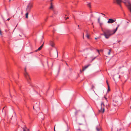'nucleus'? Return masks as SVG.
Returning a JSON list of instances; mask_svg holds the SVG:
<instances>
[{"label":"nucleus","instance_id":"f257e3e1","mask_svg":"<svg viewBox=\"0 0 131 131\" xmlns=\"http://www.w3.org/2000/svg\"><path fill=\"white\" fill-rule=\"evenodd\" d=\"M103 34H101L104 35L106 39H108L109 37L112 35L111 31L108 29H105L104 31L103 30Z\"/></svg>","mask_w":131,"mask_h":131},{"label":"nucleus","instance_id":"f03ea898","mask_svg":"<svg viewBox=\"0 0 131 131\" xmlns=\"http://www.w3.org/2000/svg\"><path fill=\"white\" fill-rule=\"evenodd\" d=\"M57 127L58 131H68L69 130L68 128V127L66 126L63 127L60 129L59 128V126L57 125ZM55 125L54 126V131H56L55 130Z\"/></svg>","mask_w":131,"mask_h":131},{"label":"nucleus","instance_id":"7ed1b4c3","mask_svg":"<svg viewBox=\"0 0 131 131\" xmlns=\"http://www.w3.org/2000/svg\"><path fill=\"white\" fill-rule=\"evenodd\" d=\"M104 105L103 102H102L101 104V108L100 110H99V112L104 113Z\"/></svg>","mask_w":131,"mask_h":131},{"label":"nucleus","instance_id":"20e7f679","mask_svg":"<svg viewBox=\"0 0 131 131\" xmlns=\"http://www.w3.org/2000/svg\"><path fill=\"white\" fill-rule=\"evenodd\" d=\"M32 7V4L31 3H29L27 5V8H26V10L27 11L29 12L30 11V9Z\"/></svg>","mask_w":131,"mask_h":131},{"label":"nucleus","instance_id":"39448f33","mask_svg":"<svg viewBox=\"0 0 131 131\" xmlns=\"http://www.w3.org/2000/svg\"><path fill=\"white\" fill-rule=\"evenodd\" d=\"M91 65L90 64H89L88 65L85 66L84 67H83V69L82 70H80V72L82 73L89 66H90Z\"/></svg>","mask_w":131,"mask_h":131},{"label":"nucleus","instance_id":"423d86ee","mask_svg":"<svg viewBox=\"0 0 131 131\" xmlns=\"http://www.w3.org/2000/svg\"><path fill=\"white\" fill-rule=\"evenodd\" d=\"M116 20L115 19H108V20L107 21V23H113Z\"/></svg>","mask_w":131,"mask_h":131},{"label":"nucleus","instance_id":"0eeeda50","mask_svg":"<svg viewBox=\"0 0 131 131\" xmlns=\"http://www.w3.org/2000/svg\"><path fill=\"white\" fill-rule=\"evenodd\" d=\"M25 77L27 80V82H28V83H30V80H28V78H29V75H27V76H25Z\"/></svg>","mask_w":131,"mask_h":131},{"label":"nucleus","instance_id":"6e6552de","mask_svg":"<svg viewBox=\"0 0 131 131\" xmlns=\"http://www.w3.org/2000/svg\"><path fill=\"white\" fill-rule=\"evenodd\" d=\"M49 44L52 47H54V43L52 41H49Z\"/></svg>","mask_w":131,"mask_h":131},{"label":"nucleus","instance_id":"1a4fd4ad","mask_svg":"<svg viewBox=\"0 0 131 131\" xmlns=\"http://www.w3.org/2000/svg\"><path fill=\"white\" fill-rule=\"evenodd\" d=\"M49 9L52 10H53V7L52 2H51L50 3V6L49 7Z\"/></svg>","mask_w":131,"mask_h":131},{"label":"nucleus","instance_id":"9d476101","mask_svg":"<svg viewBox=\"0 0 131 131\" xmlns=\"http://www.w3.org/2000/svg\"><path fill=\"white\" fill-rule=\"evenodd\" d=\"M24 70L25 71V72L24 73V74L25 76H27V75H28L27 73V72L26 71V68H25Z\"/></svg>","mask_w":131,"mask_h":131},{"label":"nucleus","instance_id":"9b49d317","mask_svg":"<svg viewBox=\"0 0 131 131\" xmlns=\"http://www.w3.org/2000/svg\"><path fill=\"white\" fill-rule=\"evenodd\" d=\"M118 27H117L116 28V29L114 30L113 32V33H112V35L114 34L116 32V31L117 30V29Z\"/></svg>","mask_w":131,"mask_h":131},{"label":"nucleus","instance_id":"f8f14e48","mask_svg":"<svg viewBox=\"0 0 131 131\" xmlns=\"http://www.w3.org/2000/svg\"><path fill=\"white\" fill-rule=\"evenodd\" d=\"M86 31V37L88 38H89V37H90V35H89L88 34V32L87 31Z\"/></svg>","mask_w":131,"mask_h":131},{"label":"nucleus","instance_id":"ddd939ff","mask_svg":"<svg viewBox=\"0 0 131 131\" xmlns=\"http://www.w3.org/2000/svg\"><path fill=\"white\" fill-rule=\"evenodd\" d=\"M7 17H3V19L4 21H5L7 20Z\"/></svg>","mask_w":131,"mask_h":131},{"label":"nucleus","instance_id":"4468645a","mask_svg":"<svg viewBox=\"0 0 131 131\" xmlns=\"http://www.w3.org/2000/svg\"><path fill=\"white\" fill-rule=\"evenodd\" d=\"M98 22L100 24V26L101 25H102V23H101V22H100V19L99 18L98 19Z\"/></svg>","mask_w":131,"mask_h":131},{"label":"nucleus","instance_id":"2eb2a0df","mask_svg":"<svg viewBox=\"0 0 131 131\" xmlns=\"http://www.w3.org/2000/svg\"><path fill=\"white\" fill-rule=\"evenodd\" d=\"M42 46H40L38 48V50H41V49L42 48Z\"/></svg>","mask_w":131,"mask_h":131},{"label":"nucleus","instance_id":"dca6fc26","mask_svg":"<svg viewBox=\"0 0 131 131\" xmlns=\"http://www.w3.org/2000/svg\"><path fill=\"white\" fill-rule=\"evenodd\" d=\"M23 131H29V129H28L27 130H26L24 128H23Z\"/></svg>","mask_w":131,"mask_h":131},{"label":"nucleus","instance_id":"f3484780","mask_svg":"<svg viewBox=\"0 0 131 131\" xmlns=\"http://www.w3.org/2000/svg\"><path fill=\"white\" fill-rule=\"evenodd\" d=\"M110 90V86L109 85H108V91Z\"/></svg>","mask_w":131,"mask_h":131},{"label":"nucleus","instance_id":"a211bd4d","mask_svg":"<svg viewBox=\"0 0 131 131\" xmlns=\"http://www.w3.org/2000/svg\"><path fill=\"white\" fill-rule=\"evenodd\" d=\"M28 12L27 11V12L25 14V16H28Z\"/></svg>","mask_w":131,"mask_h":131},{"label":"nucleus","instance_id":"6ab92c4d","mask_svg":"<svg viewBox=\"0 0 131 131\" xmlns=\"http://www.w3.org/2000/svg\"><path fill=\"white\" fill-rule=\"evenodd\" d=\"M96 129L97 131H100V129L97 127L96 128Z\"/></svg>","mask_w":131,"mask_h":131},{"label":"nucleus","instance_id":"aec40b11","mask_svg":"<svg viewBox=\"0 0 131 131\" xmlns=\"http://www.w3.org/2000/svg\"><path fill=\"white\" fill-rule=\"evenodd\" d=\"M111 52V50H109V51L108 53V55H110V54Z\"/></svg>","mask_w":131,"mask_h":131},{"label":"nucleus","instance_id":"412c9836","mask_svg":"<svg viewBox=\"0 0 131 131\" xmlns=\"http://www.w3.org/2000/svg\"><path fill=\"white\" fill-rule=\"evenodd\" d=\"M92 88H94V85H92Z\"/></svg>","mask_w":131,"mask_h":131},{"label":"nucleus","instance_id":"4be33fe9","mask_svg":"<svg viewBox=\"0 0 131 131\" xmlns=\"http://www.w3.org/2000/svg\"><path fill=\"white\" fill-rule=\"evenodd\" d=\"M101 14L103 16H105V14H103L101 13Z\"/></svg>","mask_w":131,"mask_h":131},{"label":"nucleus","instance_id":"5701e85b","mask_svg":"<svg viewBox=\"0 0 131 131\" xmlns=\"http://www.w3.org/2000/svg\"><path fill=\"white\" fill-rule=\"evenodd\" d=\"M88 6L89 7H91V6L89 4H88Z\"/></svg>","mask_w":131,"mask_h":131},{"label":"nucleus","instance_id":"b1692460","mask_svg":"<svg viewBox=\"0 0 131 131\" xmlns=\"http://www.w3.org/2000/svg\"><path fill=\"white\" fill-rule=\"evenodd\" d=\"M69 18V17H67L66 18H65V19L66 20L67 19H68Z\"/></svg>","mask_w":131,"mask_h":131},{"label":"nucleus","instance_id":"393cba45","mask_svg":"<svg viewBox=\"0 0 131 131\" xmlns=\"http://www.w3.org/2000/svg\"><path fill=\"white\" fill-rule=\"evenodd\" d=\"M10 19V18H7V20H9Z\"/></svg>","mask_w":131,"mask_h":131},{"label":"nucleus","instance_id":"a878e982","mask_svg":"<svg viewBox=\"0 0 131 131\" xmlns=\"http://www.w3.org/2000/svg\"><path fill=\"white\" fill-rule=\"evenodd\" d=\"M10 19V18H7V20H9Z\"/></svg>","mask_w":131,"mask_h":131},{"label":"nucleus","instance_id":"bb28decb","mask_svg":"<svg viewBox=\"0 0 131 131\" xmlns=\"http://www.w3.org/2000/svg\"><path fill=\"white\" fill-rule=\"evenodd\" d=\"M106 83H107V85H108V83L107 81V80L106 81Z\"/></svg>","mask_w":131,"mask_h":131},{"label":"nucleus","instance_id":"cd10ccee","mask_svg":"<svg viewBox=\"0 0 131 131\" xmlns=\"http://www.w3.org/2000/svg\"><path fill=\"white\" fill-rule=\"evenodd\" d=\"M14 0H9V2L12 1H13Z\"/></svg>","mask_w":131,"mask_h":131},{"label":"nucleus","instance_id":"c85d7f7f","mask_svg":"<svg viewBox=\"0 0 131 131\" xmlns=\"http://www.w3.org/2000/svg\"><path fill=\"white\" fill-rule=\"evenodd\" d=\"M44 43V42H43V44L41 45V46H42V47H43V46Z\"/></svg>","mask_w":131,"mask_h":131},{"label":"nucleus","instance_id":"c756f323","mask_svg":"<svg viewBox=\"0 0 131 131\" xmlns=\"http://www.w3.org/2000/svg\"><path fill=\"white\" fill-rule=\"evenodd\" d=\"M57 56H58V51H57Z\"/></svg>","mask_w":131,"mask_h":131},{"label":"nucleus","instance_id":"7c9ffc66","mask_svg":"<svg viewBox=\"0 0 131 131\" xmlns=\"http://www.w3.org/2000/svg\"><path fill=\"white\" fill-rule=\"evenodd\" d=\"M97 52H99V50H97Z\"/></svg>","mask_w":131,"mask_h":131},{"label":"nucleus","instance_id":"2f4dec72","mask_svg":"<svg viewBox=\"0 0 131 131\" xmlns=\"http://www.w3.org/2000/svg\"><path fill=\"white\" fill-rule=\"evenodd\" d=\"M25 128H24L25 129H25H27V127H26L25 126Z\"/></svg>","mask_w":131,"mask_h":131},{"label":"nucleus","instance_id":"473e14b6","mask_svg":"<svg viewBox=\"0 0 131 131\" xmlns=\"http://www.w3.org/2000/svg\"><path fill=\"white\" fill-rule=\"evenodd\" d=\"M38 51H39V50H38V49H37V50H36L35 51H36V52H37Z\"/></svg>","mask_w":131,"mask_h":131},{"label":"nucleus","instance_id":"72a5a7b5","mask_svg":"<svg viewBox=\"0 0 131 131\" xmlns=\"http://www.w3.org/2000/svg\"><path fill=\"white\" fill-rule=\"evenodd\" d=\"M77 112H76L75 113V115H76L77 114Z\"/></svg>","mask_w":131,"mask_h":131},{"label":"nucleus","instance_id":"f704fd0d","mask_svg":"<svg viewBox=\"0 0 131 131\" xmlns=\"http://www.w3.org/2000/svg\"><path fill=\"white\" fill-rule=\"evenodd\" d=\"M83 39H84V35H83Z\"/></svg>","mask_w":131,"mask_h":131},{"label":"nucleus","instance_id":"c9c22d12","mask_svg":"<svg viewBox=\"0 0 131 131\" xmlns=\"http://www.w3.org/2000/svg\"><path fill=\"white\" fill-rule=\"evenodd\" d=\"M98 38H95V39H97Z\"/></svg>","mask_w":131,"mask_h":131},{"label":"nucleus","instance_id":"e433bc0d","mask_svg":"<svg viewBox=\"0 0 131 131\" xmlns=\"http://www.w3.org/2000/svg\"><path fill=\"white\" fill-rule=\"evenodd\" d=\"M28 80H30V78H28Z\"/></svg>","mask_w":131,"mask_h":131},{"label":"nucleus","instance_id":"4c0bfd02","mask_svg":"<svg viewBox=\"0 0 131 131\" xmlns=\"http://www.w3.org/2000/svg\"><path fill=\"white\" fill-rule=\"evenodd\" d=\"M95 58H95H94V59H92V60L93 61V60H94V59Z\"/></svg>","mask_w":131,"mask_h":131},{"label":"nucleus","instance_id":"58836bf2","mask_svg":"<svg viewBox=\"0 0 131 131\" xmlns=\"http://www.w3.org/2000/svg\"><path fill=\"white\" fill-rule=\"evenodd\" d=\"M28 17H26V18H28Z\"/></svg>","mask_w":131,"mask_h":131},{"label":"nucleus","instance_id":"ea45409f","mask_svg":"<svg viewBox=\"0 0 131 131\" xmlns=\"http://www.w3.org/2000/svg\"><path fill=\"white\" fill-rule=\"evenodd\" d=\"M53 0H50V1H53Z\"/></svg>","mask_w":131,"mask_h":131},{"label":"nucleus","instance_id":"a19ab883","mask_svg":"<svg viewBox=\"0 0 131 131\" xmlns=\"http://www.w3.org/2000/svg\"><path fill=\"white\" fill-rule=\"evenodd\" d=\"M33 109H34V106L33 107Z\"/></svg>","mask_w":131,"mask_h":131},{"label":"nucleus","instance_id":"79ce46f5","mask_svg":"<svg viewBox=\"0 0 131 131\" xmlns=\"http://www.w3.org/2000/svg\"><path fill=\"white\" fill-rule=\"evenodd\" d=\"M105 98L106 99V100L107 99L105 97Z\"/></svg>","mask_w":131,"mask_h":131},{"label":"nucleus","instance_id":"37998d69","mask_svg":"<svg viewBox=\"0 0 131 131\" xmlns=\"http://www.w3.org/2000/svg\"><path fill=\"white\" fill-rule=\"evenodd\" d=\"M4 108H3V110L4 109Z\"/></svg>","mask_w":131,"mask_h":131},{"label":"nucleus","instance_id":"c03bdc74","mask_svg":"<svg viewBox=\"0 0 131 131\" xmlns=\"http://www.w3.org/2000/svg\"><path fill=\"white\" fill-rule=\"evenodd\" d=\"M78 27H79V25H78Z\"/></svg>","mask_w":131,"mask_h":131},{"label":"nucleus","instance_id":"a18cd8bd","mask_svg":"<svg viewBox=\"0 0 131 131\" xmlns=\"http://www.w3.org/2000/svg\"><path fill=\"white\" fill-rule=\"evenodd\" d=\"M17 26V25L16 26V27Z\"/></svg>","mask_w":131,"mask_h":131},{"label":"nucleus","instance_id":"49530a36","mask_svg":"<svg viewBox=\"0 0 131 131\" xmlns=\"http://www.w3.org/2000/svg\"><path fill=\"white\" fill-rule=\"evenodd\" d=\"M119 78H120V76H119Z\"/></svg>","mask_w":131,"mask_h":131},{"label":"nucleus","instance_id":"de8ad7c7","mask_svg":"<svg viewBox=\"0 0 131 131\" xmlns=\"http://www.w3.org/2000/svg\"><path fill=\"white\" fill-rule=\"evenodd\" d=\"M93 16V15H91V16Z\"/></svg>","mask_w":131,"mask_h":131},{"label":"nucleus","instance_id":"09e8293b","mask_svg":"<svg viewBox=\"0 0 131 131\" xmlns=\"http://www.w3.org/2000/svg\"><path fill=\"white\" fill-rule=\"evenodd\" d=\"M113 79H114V78H113Z\"/></svg>","mask_w":131,"mask_h":131}]
</instances>
